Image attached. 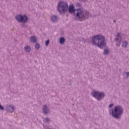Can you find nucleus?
Segmentation results:
<instances>
[{
  "mask_svg": "<svg viewBox=\"0 0 129 129\" xmlns=\"http://www.w3.org/2000/svg\"><path fill=\"white\" fill-rule=\"evenodd\" d=\"M113 106V104H110L109 105V108H111V107H112Z\"/></svg>",
  "mask_w": 129,
  "mask_h": 129,
  "instance_id": "21",
  "label": "nucleus"
},
{
  "mask_svg": "<svg viewBox=\"0 0 129 129\" xmlns=\"http://www.w3.org/2000/svg\"><path fill=\"white\" fill-rule=\"evenodd\" d=\"M15 19L19 23H23L25 24L28 21V16L26 15H22L21 14H18L16 16Z\"/></svg>",
  "mask_w": 129,
  "mask_h": 129,
  "instance_id": "6",
  "label": "nucleus"
},
{
  "mask_svg": "<svg viewBox=\"0 0 129 129\" xmlns=\"http://www.w3.org/2000/svg\"><path fill=\"white\" fill-rule=\"evenodd\" d=\"M92 43L93 46H97L100 49L106 48V42H105V37L101 35H96L93 36Z\"/></svg>",
  "mask_w": 129,
  "mask_h": 129,
  "instance_id": "2",
  "label": "nucleus"
},
{
  "mask_svg": "<svg viewBox=\"0 0 129 129\" xmlns=\"http://www.w3.org/2000/svg\"><path fill=\"white\" fill-rule=\"evenodd\" d=\"M127 45H128V42L127 41H125L122 42V47L123 48H126V47H127Z\"/></svg>",
  "mask_w": 129,
  "mask_h": 129,
  "instance_id": "14",
  "label": "nucleus"
},
{
  "mask_svg": "<svg viewBox=\"0 0 129 129\" xmlns=\"http://www.w3.org/2000/svg\"><path fill=\"white\" fill-rule=\"evenodd\" d=\"M111 115L116 119H120L121 115L123 113V108L121 106L118 105L114 107V109L111 110Z\"/></svg>",
  "mask_w": 129,
  "mask_h": 129,
  "instance_id": "3",
  "label": "nucleus"
},
{
  "mask_svg": "<svg viewBox=\"0 0 129 129\" xmlns=\"http://www.w3.org/2000/svg\"><path fill=\"white\" fill-rule=\"evenodd\" d=\"M113 22H114V23H116V20H114Z\"/></svg>",
  "mask_w": 129,
  "mask_h": 129,
  "instance_id": "26",
  "label": "nucleus"
},
{
  "mask_svg": "<svg viewBox=\"0 0 129 129\" xmlns=\"http://www.w3.org/2000/svg\"><path fill=\"white\" fill-rule=\"evenodd\" d=\"M11 108L13 110L12 111H14L15 110V107L12 105H9V106L7 107L6 108V110L7 111V112H11Z\"/></svg>",
  "mask_w": 129,
  "mask_h": 129,
  "instance_id": "9",
  "label": "nucleus"
},
{
  "mask_svg": "<svg viewBox=\"0 0 129 129\" xmlns=\"http://www.w3.org/2000/svg\"><path fill=\"white\" fill-rule=\"evenodd\" d=\"M109 53V50L108 49H105L104 50L103 54L104 55H108Z\"/></svg>",
  "mask_w": 129,
  "mask_h": 129,
  "instance_id": "15",
  "label": "nucleus"
},
{
  "mask_svg": "<svg viewBox=\"0 0 129 129\" xmlns=\"http://www.w3.org/2000/svg\"><path fill=\"white\" fill-rule=\"evenodd\" d=\"M115 41H116V42H120V40H119L118 38H116Z\"/></svg>",
  "mask_w": 129,
  "mask_h": 129,
  "instance_id": "22",
  "label": "nucleus"
},
{
  "mask_svg": "<svg viewBox=\"0 0 129 129\" xmlns=\"http://www.w3.org/2000/svg\"><path fill=\"white\" fill-rule=\"evenodd\" d=\"M119 36H120V34L119 33H118L117 34L116 37H119Z\"/></svg>",
  "mask_w": 129,
  "mask_h": 129,
  "instance_id": "24",
  "label": "nucleus"
},
{
  "mask_svg": "<svg viewBox=\"0 0 129 129\" xmlns=\"http://www.w3.org/2000/svg\"><path fill=\"white\" fill-rule=\"evenodd\" d=\"M24 50L27 53H30L31 52V46L26 45L24 47Z\"/></svg>",
  "mask_w": 129,
  "mask_h": 129,
  "instance_id": "12",
  "label": "nucleus"
},
{
  "mask_svg": "<svg viewBox=\"0 0 129 129\" xmlns=\"http://www.w3.org/2000/svg\"><path fill=\"white\" fill-rule=\"evenodd\" d=\"M49 44H50V40H47L45 41V46L46 47H47V46H48L49 45Z\"/></svg>",
  "mask_w": 129,
  "mask_h": 129,
  "instance_id": "18",
  "label": "nucleus"
},
{
  "mask_svg": "<svg viewBox=\"0 0 129 129\" xmlns=\"http://www.w3.org/2000/svg\"><path fill=\"white\" fill-rule=\"evenodd\" d=\"M30 40L31 43H33V44L35 43H37V38H36V36L30 37Z\"/></svg>",
  "mask_w": 129,
  "mask_h": 129,
  "instance_id": "10",
  "label": "nucleus"
},
{
  "mask_svg": "<svg viewBox=\"0 0 129 129\" xmlns=\"http://www.w3.org/2000/svg\"><path fill=\"white\" fill-rule=\"evenodd\" d=\"M50 20L53 23H56V22L58 21V17L56 15H52L51 17Z\"/></svg>",
  "mask_w": 129,
  "mask_h": 129,
  "instance_id": "8",
  "label": "nucleus"
},
{
  "mask_svg": "<svg viewBox=\"0 0 129 129\" xmlns=\"http://www.w3.org/2000/svg\"><path fill=\"white\" fill-rule=\"evenodd\" d=\"M57 10L60 14H65L68 11V3L64 1L58 2Z\"/></svg>",
  "mask_w": 129,
  "mask_h": 129,
  "instance_id": "4",
  "label": "nucleus"
},
{
  "mask_svg": "<svg viewBox=\"0 0 129 129\" xmlns=\"http://www.w3.org/2000/svg\"><path fill=\"white\" fill-rule=\"evenodd\" d=\"M77 7H78V8L80 7L81 6V4H80V3H78L76 5Z\"/></svg>",
  "mask_w": 129,
  "mask_h": 129,
  "instance_id": "20",
  "label": "nucleus"
},
{
  "mask_svg": "<svg viewBox=\"0 0 129 129\" xmlns=\"http://www.w3.org/2000/svg\"><path fill=\"white\" fill-rule=\"evenodd\" d=\"M87 0H80V2H83L84 3H85Z\"/></svg>",
  "mask_w": 129,
  "mask_h": 129,
  "instance_id": "23",
  "label": "nucleus"
},
{
  "mask_svg": "<svg viewBox=\"0 0 129 129\" xmlns=\"http://www.w3.org/2000/svg\"><path fill=\"white\" fill-rule=\"evenodd\" d=\"M91 95L94 98H96L98 101H100L102 98L105 96V94L103 92H100L99 91H95L92 92Z\"/></svg>",
  "mask_w": 129,
  "mask_h": 129,
  "instance_id": "5",
  "label": "nucleus"
},
{
  "mask_svg": "<svg viewBox=\"0 0 129 129\" xmlns=\"http://www.w3.org/2000/svg\"><path fill=\"white\" fill-rule=\"evenodd\" d=\"M122 75L124 77L125 79H127V78H128L129 77V72H124L122 74Z\"/></svg>",
  "mask_w": 129,
  "mask_h": 129,
  "instance_id": "13",
  "label": "nucleus"
},
{
  "mask_svg": "<svg viewBox=\"0 0 129 129\" xmlns=\"http://www.w3.org/2000/svg\"><path fill=\"white\" fill-rule=\"evenodd\" d=\"M35 48L36 49H40V44L36 43L35 45Z\"/></svg>",
  "mask_w": 129,
  "mask_h": 129,
  "instance_id": "16",
  "label": "nucleus"
},
{
  "mask_svg": "<svg viewBox=\"0 0 129 129\" xmlns=\"http://www.w3.org/2000/svg\"><path fill=\"white\" fill-rule=\"evenodd\" d=\"M44 120L45 122H50V118H49L48 117H46V118H45V119Z\"/></svg>",
  "mask_w": 129,
  "mask_h": 129,
  "instance_id": "17",
  "label": "nucleus"
},
{
  "mask_svg": "<svg viewBox=\"0 0 129 129\" xmlns=\"http://www.w3.org/2000/svg\"><path fill=\"white\" fill-rule=\"evenodd\" d=\"M68 11H69L70 14H74L75 15L76 13V18L78 19L79 21L80 22H83L85 20H88L91 15L89 11H86L85 12L83 11V9L80 8L75 9L74 6L72 5L71 6H68Z\"/></svg>",
  "mask_w": 129,
  "mask_h": 129,
  "instance_id": "1",
  "label": "nucleus"
},
{
  "mask_svg": "<svg viewBox=\"0 0 129 129\" xmlns=\"http://www.w3.org/2000/svg\"><path fill=\"white\" fill-rule=\"evenodd\" d=\"M58 43L60 45H64L65 43V38L63 37H60Z\"/></svg>",
  "mask_w": 129,
  "mask_h": 129,
  "instance_id": "11",
  "label": "nucleus"
},
{
  "mask_svg": "<svg viewBox=\"0 0 129 129\" xmlns=\"http://www.w3.org/2000/svg\"><path fill=\"white\" fill-rule=\"evenodd\" d=\"M23 27H25V25H23Z\"/></svg>",
  "mask_w": 129,
  "mask_h": 129,
  "instance_id": "27",
  "label": "nucleus"
},
{
  "mask_svg": "<svg viewBox=\"0 0 129 129\" xmlns=\"http://www.w3.org/2000/svg\"><path fill=\"white\" fill-rule=\"evenodd\" d=\"M42 112L44 114H48L50 112V109L48 108L46 105H42Z\"/></svg>",
  "mask_w": 129,
  "mask_h": 129,
  "instance_id": "7",
  "label": "nucleus"
},
{
  "mask_svg": "<svg viewBox=\"0 0 129 129\" xmlns=\"http://www.w3.org/2000/svg\"><path fill=\"white\" fill-rule=\"evenodd\" d=\"M0 110H5V108H4V106H2L0 104Z\"/></svg>",
  "mask_w": 129,
  "mask_h": 129,
  "instance_id": "19",
  "label": "nucleus"
},
{
  "mask_svg": "<svg viewBox=\"0 0 129 129\" xmlns=\"http://www.w3.org/2000/svg\"><path fill=\"white\" fill-rule=\"evenodd\" d=\"M116 46L117 47H119V46H120V43L116 44Z\"/></svg>",
  "mask_w": 129,
  "mask_h": 129,
  "instance_id": "25",
  "label": "nucleus"
}]
</instances>
